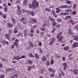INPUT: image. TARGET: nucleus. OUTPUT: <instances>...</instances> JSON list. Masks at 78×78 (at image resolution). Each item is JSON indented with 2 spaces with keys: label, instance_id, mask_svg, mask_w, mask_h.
Returning a JSON list of instances; mask_svg holds the SVG:
<instances>
[{
  "label": "nucleus",
  "instance_id": "f257e3e1",
  "mask_svg": "<svg viewBox=\"0 0 78 78\" xmlns=\"http://www.w3.org/2000/svg\"><path fill=\"white\" fill-rule=\"evenodd\" d=\"M33 1L32 5L31 4H29V7L30 8H31L32 7L33 9H35L39 6V3L36 2V0H34Z\"/></svg>",
  "mask_w": 78,
  "mask_h": 78
},
{
  "label": "nucleus",
  "instance_id": "f03ea898",
  "mask_svg": "<svg viewBox=\"0 0 78 78\" xmlns=\"http://www.w3.org/2000/svg\"><path fill=\"white\" fill-rule=\"evenodd\" d=\"M48 70L49 72H52V73H54L55 72V71L51 68H48Z\"/></svg>",
  "mask_w": 78,
  "mask_h": 78
},
{
  "label": "nucleus",
  "instance_id": "7ed1b4c3",
  "mask_svg": "<svg viewBox=\"0 0 78 78\" xmlns=\"http://www.w3.org/2000/svg\"><path fill=\"white\" fill-rule=\"evenodd\" d=\"M28 44H29V46L33 48V46H34V45H33V44L32 43V42L29 41L28 42Z\"/></svg>",
  "mask_w": 78,
  "mask_h": 78
},
{
  "label": "nucleus",
  "instance_id": "20e7f679",
  "mask_svg": "<svg viewBox=\"0 0 78 78\" xmlns=\"http://www.w3.org/2000/svg\"><path fill=\"white\" fill-rule=\"evenodd\" d=\"M5 38H6V39H10V36L8 34H5Z\"/></svg>",
  "mask_w": 78,
  "mask_h": 78
},
{
  "label": "nucleus",
  "instance_id": "39448f33",
  "mask_svg": "<svg viewBox=\"0 0 78 78\" xmlns=\"http://www.w3.org/2000/svg\"><path fill=\"white\" fill-rule=\"evenodd\" d=\"M7 26L10 28H12V27H13L14 26V25L12 24H11V23H9L7 24Z\"/></svg>",
  "mask_w": 78,
  "mask_h": 78
},
{
  "label": "nucleus",
  "instance_id": "423d86ee",
  "mask_svg": "<svg viewBox=\"0 0 78 78\" xmlns=\"http://www.w3.org/2000/svg\"><path fill=\"white\" fill-rule=\"evenodd\" d=\"M71 17H72V16H68L65 17L64 19V20H68V19H71Z\"/></svg>",
  "mask_w": 78,
  "mask_h": 78
},
{
  "label": "nucleus",
  "instance_id": "0eeeda50",
  "mask_svg": "<svg viewBox=\"0 0 78 78\" xmlns=\"http://www.w3.org/2000/svg\"><path fill=\"white\" fill-rule=\"evenodd\" d=\"M78 44L77 43L75 42L73 43V45L72 47H76L78 46Z\"/></svg>",
  "mask_w": 78,
  "mask_h": 78
},
{
  "label": "nucleus",
  "instance_id": "6e6552de",
  "mask_svg": "<svg viewBox=\"0 0 78 78\" xmlns=\"http://www.w3.org/2000/svg\"><path fill=\"white\" fill-rule=\"evenodd\" d=\"M29 14H30L32 16H34V15H35V14H34V13L33 11L30 12Z\"/></svg>",
  "mask_w": 78,
  "mask_h": 78
},
{
  "label": "nucleus",
  "instance_id": "1a4fd4ad",
  "mask_svg": "<svg viewBox=\"0 0 78 78\" xmlns=\"http://www.w3.org/2000/svg\"><path fill=\"white\" fill-rule=\"evenodd\" d=\"M42 61H45L46 60H47V58L44 56H43L41 58Z\"/></svg>",
  "mask_w": 78,
  "mask_h": 78
},
{
  "label": "nucleus",
  "instance_id": "9d476101",
  "mask_svg": "<svg viewBox=\"0 0 78 78\" xmlns=\"http://www.w3.org/2000/svg\"><path fill=\"white\" fill-rule=\"evenodd\" d=\"M32 53H30L29 54L28 56L30 58H34V55H33Z\"/></svg>",
  "mask_w": 78,
  "mask_h": 78
},
{
  "label": "nucleus",
  "instance_id": "9b49d317",
  "mask_svg": "<svg viewBox=\"0 0 78 78\" xmlns=\"http://www.w3.org/2000/svg\"><path fill=\"white\" fill-rule=\"evenodd\" d=\"M78 69H74L73 70V72L74 74L76 75V74H77V72H78Z\"/></svg>",
  "mask_w": 78,
  "mask_h": 78
},
{
  "label": "nucleus",
  "instance_id": "f8f14e48",
  "mask_svg": "<svg viewBox=\"0 0 78 78\" xmlns=\"http://www.w3.org/2000/svg\"><path fill=\"white\" fill-rule=\"evenodd\" d=\"M14 58L16 60H19V59H20V57L19 56H15Z\"/></svg>",
  "mask_w": 78,
  "mask_h": 78
},
{
  "label": "nucleus",
  "instance_id": "ddd939ff",
  "mask_svg": "<svg viewBox=\"0 0 78 78\" xmlns=\"http://www.w3.org/2000/svg\"><path fill=\"white\" fill-rule=\"evenodd\" d=\"M34 56L37 59H38L39 58V55L37 53L35 54L34 55Z\"/></svg>",
  "mask_w": 78,
  "mask_h": 78
},
{
  "label": "nucleus",
  "instance_id": "4468645a",
  "mask_svg": "<svg viewBox=\"0 0 78 78\" xmlns=\"http://www.w3.org/2000/svg\"><path fill=\"white\" fill-rule=\"evenodd\" d=\"M63 49L65 50H68L69 49V48L68 47H65L63 48Z\"/></svg>",
  "mask_w": 78,
  "mask_h": 78
},
{
  "label": "nucleus",
  "instance_id": "2eb2a0df",
  "mask_svg": "<svg viewBox=\"0 0 78 78\" xmlns=\"http://www.w3.org/2000/svg\"><path fill=\"white\" fill-rule=\"evenodd\" d=\"M8 33L9 35H10V34H11L12 33V31L11 30H9V31Z\"/></svg>",
  "mask_w": 78,
  "mask_h": 78
},
{
  "label": "nucleus",
  "instance_id": "dca6fc26",
  "mask_svg": "<svg viewBox=\"0 0 78 78\" xmlns=\"http://www.w3.org/2000/svg\"><path fill=\"white\" fill-rule=\"evenodd\" d=\"M63 38V36H62L60 38H58V40L60 41H62V38Z\"/></svg>",
  "mask_w": 78,
  "mask_h": 78
},
{
  "label": "nucleus",
  "instance_id": "f3484780",
  "mask_svg": "<svg viewBox=\"0 0 78 78\" xmlns=\"http://www.w3.org/2000/svg\"><path fill=\"white\" fill-rule=\"evenodd\" d=\"M52 13L53 14L54 16L56 15V12H55V11H54L53 9L52 10Z\"/></svg>",
  "mask_w": 78,
  "mask_h": 78
},
{
  "label": "nucleus",
  "instance_id": "a211bd4d",
  "mask_svg": "<svg viewBox=\"0 0 78 78\" xmlns=\"http://www.w3.org/2000/svg\"><path fill=\"white\" fill-rule=\"evenodd\" d=\"M14 45H16V47L18 48L19 47V46L18 45V44L17 42H15L14 43Z\"/></svg>",
  "mask_w": 78,
  "mask_h": 78
},
{
  "label": "nucleus",
  "instance_id": "6ab92c4d",
  "mask_svg": "<svg viewBox=\"0 0 78 78\" xmlns=\"http://www.w3.org/2000/svg\"><path fill=\"white\" fill-rule=\"evenodd\" d=\"M31 20L33 21V22H35V23H36V22H37V20H36V19H35Z\"/></svg>",
  "mask_w": 78,
  "mask_h": 78
},
{
  "label": "nucleus",
  "instance_id": "aec40b11",
  "mask_svg": "<svg viewBox=\"0 0 78 78\" xmlns=\"http://www.w3.org/2000/svg\"><path fill=\"white\" fill-rule=\"evenodd\" d=\"M12 22L13 23H16V20L14 19L13 18H12Z\"/></svg>",
  "mask_w": 78,
  "mask_h": 78
},
{
  "label": "nucleus",
  "instance_id": "412c9836",
  "mask_svg": "<svg viewBox=\"0 0 78 78\" xmlns=\"http://www.w3.org/2000/svg\"><path fill=\"white\" fill-rule=\"evenodd\" d=\"M71 28H70L69 30H68V34H70V33L71 32Z\"/></svg>",
  "mask_w": 78,
  "mask_h": 78
},
{
  "label": "nucleus",
  "instance_id": "4be33fe9",
  "mask_svg": "<svg viewBox=\"0 0 78 78\" xmlns=\"http://www.w3.org/2000/svg\"><path fill=\"white\" fill-rule=\"evenodd\" d=\"M57 23H56L55 22V23H53V24H52V26L53 27H55V25H56Z\"/></svg>",
  "mask_w": 78,
  "mask_h": 78
},
{
  "label": "nucleus",
  "instance_id": "5701e85b",
  "mask_svg": "<svg viewBox=\"0 0 78 78\" xmlns=\"http://www.w3.org/2000/svg\"><path fill=\"white\" fill-rule=\"evenodd\" d=\"M62 65L64 67H66L67 66V62L63 63Z\"/></svg>",
  "mask_w": 78,
  "mask_h": 78
},
{
  "label": "nucleus",
  "instance_id": "b1692460",
  "mask_svg": "<svg viewBox=\"0 0 78 78\" xmlns=\"http://www.w3.org/2000/svg\"><path fill=\"white\" fill-rule=\"evenodd\" d=\"M62 8H67V5H62Z\"/></svg>",
  "mask_w": 78,
  "mask_h": 78
},
{
  "label": "nucleus",
  "instance_id": "393cba45",
  "mask_svg": "<svg viewBox=\"0 0 78 78\" xmlns=\"http://www.w3.org/2000/svg\"><path fill=\"white\" fill-rule=\"evenodd\" d=\"M28 0H25L23 1V4H27Z\"/></svg>",
  "mask_w": 78,
  "mask_h": 78
},
{
  "label": "nucleus",
  "instance_id": "a878e982",
  "mask_svg": "<svg viewBox=\"0 0 78 78\" xmlns=\"http://www.w3.org/2000/svg\"><path fill=\"white\" fill-rule=\"evenodd\" d=\"M72 13L73 15H75V14H76V11H74L72 12Z\"/></svg>",
  "mask_w": 78,
  "mask_h": 78
},
{
  "label": "nucleus",
  "instance_id": "bb28decb",
  "mask_svg": "<svg viewBox=\"0 0 78 78\" xmlns=\"http://www.w3.org/2000/svg\"><path fill=\"white\" fill-rule=\"evenodd\" d=\"M45 10L46 11H50L51 10L50 9H49L48 8H46L45 9Z\"/></svg>",
  "mask_w": 78,
  "mask_h": 78
},
{
  "label": "nucleus",
  "instance_id": "cd10ccee",
  "mask_svg": "<svg viewBox=\"0 0 78 78\" xmlns=\"http://www.w3.org/2000/svg\"><path fill=\"white\" fill-rule=\"evenodd\" d=\"M17 74H15V75H13L12 76V78H16V77H17Z\"/></svg>",
  "mask_w": 78,
  "mask_h": 78
},
{
  "label": "nucleus",
  "instance_id": "c85d7f7f",
  "mask_svg": "<svg viewBox=\"0 0 78 78\" xmlns=\"http://www.w3.org/2000/svg\"><path fill=\"white\" fill-rule=\"evenodd\" d=\"M66 2L67 4H69V5H70V4H71V2L70 1H67Z\"/></svg>",
  "mask_w": 78,
  "mask_h": 78
},
{
  "label": "nucleus",
  "instance_id": "c756f323",
  "mask_svg": "<svg viewBox=\"0 0 78 78\" xmlns=\"http://www.w3.org/2000/svg\"><path fill=\"white\" fill-rule=\"evenodd\" d=\"M54 63V61L53 59H51V64H53Z\"/></svg>",
  "mask_w": 78,
  "mask_h": 78
},
{
  "label": "nucleus",
  "instance_id": "7c9ffc66",
  "mask_svg": "<svg viewBox=\"0 0 78 78\" xmlns=\"http://www.w3.org/2000/svg\"><path fill=\"white\" fill-rule=\"evenodd\" d=\"M76 8V4H75L73 6V8L74 9H75Z\"/></svg>",
  "mask_w": 78,
  "mask_h": 78
},
{
  "label": "nucleus",
  "instance_id": "2f4dec72",
  "mask_svg": "<svg viewBox=\"0 0 78 78\" xmlns=\"http://www.w3.org/2000/svg\"><path fill=\"white\" fill-rule=\"evenodd\" d=\"M61 73L62 75V76H64L65 75V73H63L62 71H61Z\"/></svg>",
  "mask_w": 78,
  "mask_h": 78
},
{
  "label": "nucleus",
  "instance_id": "473e14b6",
  "mask_svg": "<svg viewBox=\"0 0 78 78\" xmlns=\"http://www.w3.org/2000/svg\"><path fill=\"white\" fill-rule=\"evenodd\" d=\"M46 25H47V24L45 23H44L43 24V26H42V27H44V28H45Z\"/></svg>",
  "mask_w": 78,
  "mask_h": 78
},
{
  "label": "nucleus",
  "instance_id": "72a5a7b5",
  "mask_svg": "<svg viewBox=\"0 0 78 78\" xmlns=\"http://www.w3.org/2000/svg\"><path fill=\"white\" fill-rule=\"evenodd\" d=\"M3 17L4 19H6V15L5 14H4L3 15Z\"/></svg>",
  "mask_w": 78,
  "mask_h": 78
},
{
  "label": "nucleus",
  "instance_id": "f704fd0d",
  "mask_svg": "<svg viewBox=\"0 0 78 78\" xmlns=\"http://www.w3.org/2000/svg\"><path fill=\"white\" fill-rule=\"evenodd\" d=\"M3 67V64L2 62H0V68H2Z\"/></svg>",
  "mask_w": 78,
  "mask_h": 78
},
{
  "label": "nucleus",
  "instance_id": "c9c22d12",
  "mask_svg": "<svg viewBox=\"0 0 78 78\" xmlns=\"http://www.w3.org/2000/svg\"><path fill=\"white\" fill-rule=\"evenodd\" d=\"M32 68V66H29L28 67V70H30L31 69V68Z\"/></svg>",
  "mask_w": 78,
  "mask_h": 78
},
{
  "label": "nucleus",
  "instance_id": "e433bc0d",
  "mask_svg": "<svg viewBox=\"0 0 78 78\" xmlns=\"http://www.w3.org/2000/svg\"><path fill=\"white\" fill-rule=\"evenodd\" d=\"M44 72V69H42L41 70V73L42 74Z\"/></svg>",
  "mask_w": 78,
  "mask_h": 78
},
{
  "label": "nucleus",
  "instance_id": "4c0bfd02",
  "mask_svg": "<svg viewBox=\"0 0 78 78\" xmlns=\"http://www.w3.org/2000/svg\"><path fill=\"white\" fill-rule=\"evenodd\" d=\"M57 39H58L59 38V37H60V36L58 34H57Z\"/></svg>",
  "mask_w": 78,
  "mask_h": 78
},
{
  "label": "nucleus",
  "instance_id": "58836bf2",
  "mask_svg": "<svg viewBox=\"0 0 78 78\" xmlns=\"http://www.w3.org/2000/svg\"><path fill=\"white\" fill-rule=\"evenodd\" d=\"M47 66H49V65H50V61H47Z\"/></svg>",
  "mask_w": 78,
  "mask_h": 78
},
{
  "label": "nucleus",
  "instance_id": "ea45409f",
  "mask_svg": "<svg viewBox=\"0 0 78 78\" xmlns=\"http://www.w3.org/2000/svg\"><path fill=\"white\" fill-rule=\"evenodd\" d=\"M28 62H29V64H31V63H32L33 62L31 60L29 61Z\"/></svg>",
  "mask_w": 78,
  "mask_h": 78
},
{
  "label": "nucleus",
  "instance_id": "a19ab883",
  "mask_svg": "<svg viewBox=\"0 0 78 78\" xmlns=\"http://www.w3.org/2000/svg\"><path fill=\"white\" fill-rule=\"evenodd\" d=\"M3 6L5 8L7 7V5H6L5 4H3Z\"/></svg>",
  "mask_w": 78,
  "mask_h": 78
},
{
  "label": "nucleus",
  "instance_id": "79ce46f5",
  "mask_svg": "<svg viewBox=\"0 0 78 78\" xmlns=\"http://www.w3.org/2000/svg\"><path fill=\"white\" fill-rule=\"evenodd\" d=\"M4 75L2 74L1 76H0V78H4Z\"/></svg>",
  "mask_w": 78,
  "mask_h": 78
},
{
  "label": "nucleus",
  "instance_id": "37998d69",
  "mask_svg": "<svg viewBox=\"0 0 78 78\" xmlns=\"http://www.w3.org/2000/svg\"><path fill=\"white\" fill-rule=\"evenodd\" d=\"M30 32L31 33H34V30H30Z\"/></svg>",
  "mask_w": 78,
  "mask_h": 78
},
{
  "label": "nucleus",
  "instance_id": "c03bdc74",
  "mask_svg": "<svg viewBox=\"0 0 78 78\" xmlns=\"http://www.w3.org/2000/svg\"><path fill=\"white\" fill-rule=\"evenodd\" d=\"M74 40L75 41H78V38L76 37H75L74 38Z\"/></svg>",
  "mask_w": 78,
  "mask_h": 78
},
{
  "label": "nucleus",
  "instance_id": "a18cd8bd",
  "mask_svg": "<svg viewBox=\"0 0 78 78\" xmlns=\"http://www.w3.org/2000/svg\"><path fill=\"white\" fill-rule=\"evenodd\" d=\"M50 20H51V21H53V20H54V19H53V18H50Z\"/></svg>",
  "mask_w": 78,
  "mask_h": 78
},
{
  "label": "nucleus",
  "instance_id": "49530a36",
  "mask_svg": "<svg viewBox=\"0 0 78 78\" xmlns=\"http://www.w3.org/2000/svg\"><path fill=\"white\" fill-rule=\"evenodd\" d=\"M70 34V35H71V36H73V35H74V33L71 32Z\"/></svg>",
  "mask_w": 78,
  "mask_h": 78
},
{
  "label": "nucleus",
  "instance_id": "de8ad7c7",
  "mask_svg": "<svg viewBox=\"0 0 78 78\" xmlns=\"http://www.w3.org/2000/svg\"><path fill=\"white\" fill-rule=\"evenodd\" d=\"M30 35H29L30 37H33V34L32 33H30Z\"/></svg>",
  "mask_w": 78,
  "mask_h": 78
},
{
  "label": "nucleus",
  "instance_id": "09e8293b",
  "mask_svg": "<svg viewBox=\"0 0 78 78\" xmlns=\"http://www.w3.org/2000/svg\"><path fill=\"white\" fill-rule=\"evenodd\" d=\"M4 11H5V12H7L8 11V9H7L6 7L5 8Z\"/></svg>",
  "mask_w": 78,
  "mask_h": 78
},
{
  "label": "nucleus",
  "instance_id": "8fccbe9b",
  "mask_svg": "<svg viewBox=\"0 0 78 78\" xmlns=\"http://www.w3.org/2000/svg\"><path fill=\"white\" fill-rule=\"evenodd\" d=\"M55 41H56V39H55V38H53L52 39V41L53 42H55Z\"/></svg>",
  "mask_w": 78,
  "mask_h": 78
},
{
  "label": "nucleus",
  "instance_id": "3c124183",
  "mask_svg": "<svg viewBox=\"0 0 78 78\" xmlns=\"http://www.w3.org/2000/svg\"><path fill=\"white\" fill-rule=\"evenodd\" d=\"M61 10H58L56 11V13H58V12H61Z\"/></svg>",
  "mask_w": 78,
  "mask_h": 78
},
{
  "label": "nucleus",
  "instance_id": "603ef678",
  "mask_svg": "<svg viewBox=\"0 0 78 78\" xmlns=\"http://www.w3.org/2000/svg\"><path fill=\"white\" fill-rule=\"evenodd\" d=\"M62 32H60L58 34L60 35V36H62Z\"/></svg>",
  "mask_w": 78,
  "mask_h": 78
},
{
  "label": "nucleus",
  "instance_id": "864d4df0",
  "mask_svg": "<svg viewBox=\"0 0 78 78\" xmlns=\"http://www.w3.org/2000/svg\"><path fill=\"white\" fill-rule=\"evenodd\" d=\"M20 59H22V58H25V56L24 55H23L21 57H20Z\"/></svg>",
  "mask_w": 78,
  "mask_h": 78
},
{
  "label": "nucleus",
  "instance_id": "5fc2aeb1",
  "mask_svg": "<svg viewBox=\"0 0 78 78\" xmlns=\"http://www.w3.org/2000/svg\"><path fill=\"white\" fill-rule=\"evenodd\" d=\"M51 76V77H54V76H55V75L53 73L51 74V75H50Z\"/></svg>",
  "mask_w": 78,
  "mask_h": 78
},
{
  "label": "nucleus",
  "instance_id": "6e6d98bb",
  "mask_svg": "<svg viewBox=\"0 0 78 78\" xmlns=\"http://www.w3.org/2000/svg\"><path fill=\"white\" fill-rule=\"evenodd\" d=\"M36 31L38 34H39V31L38 30V29H37Z\"/></svg>",
  "mask_w": 78,
  "mask_h": 78
},
{
  "label": "nucleus",
  "instance_id": "4d7b16f0",
  "mask_svg": "<svg viewBox=\"0 0 78 78\" xmlns=\"http://www.w3.org/2000/svg\"><path fill=\"white\" fill-rule=\"evenodd\" d=\"M60 14L61 16H65L64 13H60Z\"/></svg>",
  "mask_w": 78,
  "mask_h": 78
},
{
  "label": "nucleus",
  "instance_id": "13d9d810",
  "mask_svg": "<svg viewBox=\"0 0 78 78\" xmlns=\"http://www.w3.org/2000/svg\"><path fill=\"white\" fill-rule=\"evenodd\" d=\"M25 19L24 18V17L22 18V19L20 20V21L21 22H22V20H25Z\"/></svg>",
  "mask_w": 78,
  "mask_h": 78
},
{
  "label": "nucleus",
  "instance_id": "bf43d9fd",
  "mask_svg": "<svg viewBox=\"0 0 78 78\" xmlns=\"http://www.w3.org/2000/svg\"><path fill=\"white\" fill-rule=\"evenodd\" d=\"M53 43L54 42L52 41L50 42L49 44L50 45H51V44H53Z\"/></svg>",
  "mask_w": 78,
  "mask_h": 78
},
{
  "label": "nucleus",
  "instance_id": "052dcab7",
  "mask_svg": "<svg viewBox=\"0 0 78 78\" xmlns=\"http://www.w3.org/2000/svg\"><path fill=\"white\" fill-rule=\"evenodd\" d=\"M16 39V38H15V37H13V38H12L11 39L12 41H14V40H15V39Z\"/></svg>",
  "mask_w": 78,
  "mask_h": 78
},
{
  "label": "nucleus",
  "instance_id": "680f3d73",
  "mask_svg": "<svg viewBox=\"0 0 78 78\" xmlns=\"http://www.w3.org/2000/svg\"><path fill=\"white\" fill-rule=\"evenodd\" d=\"M17 8H18V10H20V7L19 5H18L17 6Z\"/></svg>",
  "mask_w": 78,
  "mask_h": 78
},
{
  "label": "nucleus",
  "instance_id": "e2e57ef3",
  "mask_svg": "<svg viewBox=\"0 0 78 78\" xmlns=\"http://www.w3.org/2000/svg\"><path fill=\"white\" fill-rule=\"evenodd\" d=\"M16 3L17 4H19V3H20V2H19V1L17 0V1H16Z\"/></svg>",
  "mask_w": 78,
  "mask_h": 78
},
{
  "label": "nucleus",
  "instance_id": "0e129e2a",
  "mask_svg": "<svg viewBox=\"0 0 78 78\" xmlns=\"http://www.w3.org/2000/svg\"><path fill=\"white\" fill-rule=\"evenodd\" d=\"M41 30L42 31H45V29L44 28H41Z\"/></svg>",
  "mask_w": 78,
  "mask_h": 78
},
{
  "label": "nucleus",
  "instance_id": "69168bd1",
  "mask_svg": "<svg viewBox=\"0 0 78 78\" xmlns=\"http://www.w3.org/2000/svg\"><path fill=\"white\" fill-rule=\"evenodd\" d=\"M12 69L11 68H7L6 69V70H12Z\"/></svg>",
  "mask_w": 78,
  "mask_h": 78
},
{
  "label": "nucleus",
  "instance_id": "338daca9",
  "mask_svg": "<svg viewBox=\"0 0 78 78\" xmlns=\"http://www.w3.org/2000/svg\"><path fill=\"white\" fill-rule=\"evenodd\" d=\"M58 8H62V5L58 7Z\"/></svg>",
  "mask_w": 78,
  "mask_h": 78
},
{
  "label": "nucleus",
  "instance_id": "774afa93",
  "mask_svg": "<svg viewBox=\"0 0 78 78\" xmlns=\"http://www.w3.org/2000/svg\"><path fill=\"white\" fill-rule=\"evenodd\" d=\"M66 12H69V9H67L65 10Z\"/></svg>",
  "mask_w": 78,
  "mask_h": 78
}]
</instances>
